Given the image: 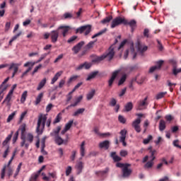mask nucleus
<instances>
[{"mask_svg":"<svg viewBox=\"0 0 181 181\" xmlns=\"http://www.w3.org/2000/svg\"><path fill=\"white\" fill-rule=\"evenodd\" d=\"M50 124H52V118H49L47 119L46 115L40 114L38 116L36 128L37 135H42L43 134V131L45 130V125H47V127L49 128L50 127Z\"/></svg>","mask_w":181,"mask_h":181,"instance_id":"f257e3e1","label":"nucleus"},{"mask_svg":"<svg viewBox=\"0 0 181 181\" xmlns=\"http://www.w3.org/2000/svg\"><path fill=\"white\" fill-rule=\"evenodd\" d=\"M118 43V40L115 39L114 44L110 47L107 51L105 52L102 56L97 57L95 59L93 60V62H103V60H107V62H111L114 59L115 55V45Z\"/></svg>","mask_w":181,"mask_h":181,"instance_id":"f03ea898","label":"nucleus"},{"mask_svg":"<svg viewBox=\"0 0 181 181\" xmlns=\"http://www.w3.org/2000/svg\"><path fill=\"white\" fill-rule=\"evenodd\" d=\"M69 30H70V26L61 25L57 30L51 31L50 37L52 43H56L57 42L60 33L62 34L64 37H66L67 33H69Z\"/></svg>","mask_w":181,"mask_h":181,"instance_id":"7ed1b4c3","label":"nucleus"},{"mask_svg":"<svg viewBox=\"0 0 181 181\" xmlns=\"http://www.w3.org/2000/svg\"><path fill=\"white\" fill-rule=\"evenodd\" d=\"M116 166L117 168H122L123 177H129V176H131V175L132 174V170L129 168V167H131V164L129 163H117L116 164Z\"/></svg>","mask_w":181,"mask_h":181,"instance_id":"20e7f679","label":"nucleus"},{"mask_svg":"<svg viewBox=\"0 0 181 181\" xmlns=\"http://www.w3.org/2000/svg\"><path fill=\"white\" fill-rule=\"evenodd\" d=\"M125 23H127V19L118 16L112 20L110 28L114 29V28H117V26H119V25H125Z\"/></svg>","mask_w":181,"mask_h":181,"instance_id":"39448f33","label":"nucleus"},{"mask_svg":"<svg viewBox=\"0 0 181 181\" xmlns=\"http://www.w3.org/2000/svg\"><path fill=\"white\" fill-rule=\"evenodd\" d=\"M131 54V56H132V59L134 60V59H136V52H135V47H134V44H132L130 46V49H127L124 55V60H127V59H128V54Z\"/></svg>","mask_w":181,"mask_h":181,"instance_id":"423d86ee","label":"nucleus"},{"mask_svg":"<svg viewBox=\"0 0 181 181\" xmlns=\"http://www.w3.org/2000/svg\"><path fill=\"white\" fill-rule=\"evenodd\" d=\"M146 107H148V97H146L144 100L138 102L136 110L142 111V110H146Z\"/></svg>","mask_w":181,"mask_h":181,"instance_id":"0eeeda50","label":"nucleus"},{"mask_svg":"<svg viewBox=\"0 0 181 181\" xmlns=\"http://www.w3.org/2000/svg\"><path fill=\"white\" fill-rule=\"evenodd\" d=\"M85 32V36H87L91 32V25H83L76 29V33H83Z\"/></svg>","mask_w":181,"mask_h":181,"instance_id":"6e6552de","label":"nucleus"},{"mask_svg":"<svg viewBox=\"0 0 181 181\" xmlns=\"http://www.w3.org/2000/svg\"><path fill=\"white\" fill-rule=\"evenodd\" d=\"M50 52L48 53H45L41 55V57L39 58V59L35 62H28L24 64V67H29V66H32V67L34 66L35 64H37V63H40V62H42V60H43L44 59H46V57H47V54H49Z\"/></svg>","mask_w":181,"mask_h":181,"instance_id":"1a4fd4ad","label":"nucleus"},{"mask_svg":"<svg viewBox=\"0 0 181 181\" xmlns=\"http://www.w3.org/2000/svg\"><path fill=\"white\" fill-rule=\"evenodd\" d=\"M155 153H156V151L153 150V151H151V161H148L145 165L144 168L146 169H151V168H152L153 166V160H155Z\"/></svg>","mask_w":181,"mask_h":181,"instance_id":"9d476101","label":"nucleus"},{"mask_svg":"<svg viewBox=\"0 0 181 181\" xmlns=\"http://www.w3.org/2000/svg\"><path fill=\"white\" fill-rule=\"evenodd\" d=\"M121 72V70H116L112 73V76L108 81V86L109 87H112V84H114V81H115V79L117 77H118V74Z\"/></svg>","mask_w":181,"mask_h":181,"instance_id":"9b49d317","label":"nucleus"},{"mask_svg":"<svg viewBox=\"0 0 181 181\" xmlns=\"http://www.w3.org/2000/svg\"><path fill=\"white\" fill-rule=\"evenodd\" d=\"M127 129H122L119 132V142L122 144L123 146H127V141H125V139H127Z\"/></svg>","mask_w":181,"mask_h":181,"instance_id":"f8f14e48","label":"nucleus"},{"mask_svg":"<svg viewBox=\"0 0 181 181\" xmlns=\"http://www.w3.org/2000/svg\"><path fill=\"white\" fill-rule=\"evenodd\" d=\"M84 41H81L78 42L76 45L74 46L71 49L72 52H74V54H77L81 50V47L84 46Z\"/></svg>","mask_w":181,"mask_h":181,"instance_id":"ddd939ff","label":"nucleus"},{"mask_svg":"<svg viewBox=\"0 0 181 181\" xmlns=\"http://www.w3.org/2000/svg\"><path fill=\"white\" fill-rule=\"evenodd\" d=\"M137 50L141 56H144V53L148 50V46L141 44L140 42H137Z\"/></svg>","mask_w":181,"mask_h":181,"instance_id":"4468645a","label":"nucleus"},{"mask_svg":"<svg viewBox=\"0 0 181 181\" xmlns=\"http://www.w3.org/2000/svg\"><path fill=\"white\" fill-rule=\"evenodd\" d=\"M19 66L21 64H15V63H11L8 67V70H12L13 69V72L12 74V78L15 77V75L18 73V70H19Z\"/></svg>","mask_w":181,"mask_h":181,"instance_id":"2eb2a0df","label":"nucleus"},{"mask_svg":"<svg viewBox=\"0 0 181 181\" xmlns=\"http://www.w3.org/2000/svg\"><path fill=\"white\" fill-rule=\"evenodd\" d=\"M12 160H13V157H11V159L9 160L8 165H5L1 170V179H5V173L6 172V168H10L11 164L12 163Z\"/></svg>","mask_w":181,"mask_h":181,"instance_id":"dca6fc26","label":"nucleus"},{"mask_svg":"<svg viewBox=\"0 0 181 181\" xmlns=\"http://www.w3.org/2000/svg\"><path fill=\"white\" fill-rule=\"evenodd\" d=\"M140 124L141 119L139 118L136 119L132 122L133 128H134L135 131H136L138 133L141 132V126H139Z\"/></svg>","mask_w":181,"mask_h":181,"instance_id":"f3484780","label":"nucleus"},{"mask_svg":"<svg viewBox=\"0 0 181 181\" xmlns=\"http://www.w3.org/2000/svg\"><path fill=\"white\" fill-rule=\"evenodd\" d=\"M91 64L88 62H85L83 64H80L76 68V70L80 71L83 70V69H85L86 70H88V69H90Z\"/></svg>","mask_w":181,"mask_h":181,"instance_id":"a211bd4d","label":"nucleus"},{"mask_svg":"<svg viewBox=\"0 0 181 181\" xmlns=\"http://www.w3.org/2000/svg\"><path fill=\"white\" fill-rule=\"evenodd\" d=\"M100 149H105L106 151L110 148V141L106 140L99 144Z\"/></svg>","mask_w":181,"mask_h":181,"instance_id":"6ab92c4d","label":"nucleus"},{"mask_svg":"<svg viewBox=\"0 0 181 181\" xmlns=\"http://www.w3.org/2000/svg\"><path fill=\"white\" fill-rule=\"evenodd\" d=\"M124 25H129L132 29V32H134L135 28H136V21L131 20L130 21H128V20H126V23H124Z\"/></svg>","mask_w":181,"mask_h":181,"instance_id":"aec40b11","label":"nucleus"},{"mask_svg":"<svg viewBox=\"0 0 181 181\" xmlns=\"http://www.w3.org/2000/svg\"><path fill=\"white\" fill-rule=\"evenodd\" d=\"M12 95H13V94H12V92H8L1 104H5L6 103L7 106L11 105L10 103L11 100H12Z\"/></svg>","mask_w":181,"mask_h":181,"instance_id":"412c9836","label":"nucleus"},{"mask_svg":"<svg viewBox=\"0 0 181 181\" xmlns=\"http://www.w3.org/2000/svg\"><path fill=\"white\" fill-rule=\"evenodd\" d=\"M8 81H9V77L6 78L0 85V91H2L3 93H4V91H6L8 86L5 84H6Z\"/></svg>","mask_w":181,"mask_h":181,"instance_id":"4be33fe9","label":"nucleus"},{"mask_svg":"<svg viewBox=\"0 0 181 181\" xmlns=\"http://www.w3.org/2000/svg\"><path fill=\"white\" fill-rule=\"evenodd\" d=\"M110 158L113 159L114 162H120V160H122V158L121 157L118 156L117 155V152L113 151L110 153Z\"/></svg>","mask_w":181,"mask_h":181,"instance_id":"5701e85b","label":"nucleus"},{"mask_svg":"<svg viewBox=\"0 0 181 181\" xmlns=\"http://www.w3.org/2000/svg\"><path fill=\"white\" fill-rule=\"evenodd\" d=\"M83 168H84V163L83 162L80 161L76 164V168L77 169L78 175H80L83 172Z\"/></svg>","mask_w":181,"mask_h":181,"instance_id":"b1692460","label":"nucleus"},{"mask_svg":"<svg viewBox=\"0 0 181 181\" xmlns=\"http://www.w3.org/2000/svg\"><path fill=\"white\" fill-rule=\"evenodd\" d=\"M44 95H45L44 93H40L38 94L35 101V105H39V104H40V103L42 102V100L43 99Z\"/></svg>","mask_w":181,"mask_h":181,"instance_id":"393cba45","label":"nucleus"},{"mask_svg":"<svg viewBox=\"0 0 181 181\" xmlns=\"http://www.w3.org/2000/svg\"><path fill=\"white\" fill-rule=\"evenodd\" d=\"M47 81V79H46V78H44L42 81H40V82L39 83L37 87V90L40 91V90H42V88H43V87L46 86Z\"/></svg>","mask_w":181,"mask_h":181,"instance_id":"a878e982","label":"nucleus"},{"mask_svg":"<svg viewBox=\"0 0 181 181\" xmlns=\"http://www.w3.org/2000/svg\"><path fill=\"white\" fill-rule=\"evenodd\" d=\"M159 131H160L161 132L165 131V129H166V122H165V120L163 119H160V122H159Z\"/></svg>","mask_w":181,"mask_h":181,"instance_id":"bb28decb","label":"nucleus"},{"mask_svg":"<svg viewBox=\"0 0 181 181\" xmlns=\"http://www.w3.org/2000/svg\"><path fill=\"white\" fill-rule=\"evenodd\" d=\"M86 141H83L81 144V147H80V153H81V156L83 158L86 155Z\"/></svg>","mask_w":181,"mask_h":181,"instance_id":"cd10ccee","label":"nucleus"},{"mask_svg":"<svg viewBox=\"0 0 181 181\" xmlns=\"http://www.w3.org/2000/svg\"><path fill=\"white\" fill-rule=\"evenodd\" d=\"M62 127L58 126L57 129H54L52 132L50 133V136H59V133L60 132Z\"/></svg>","mask_w":181,"mask_h":181,"instance_id":"c85d7f7f","label":"nucleus"},{"mask_svg":"<svg viewBox=\"0 0 181 181\" xmlns=\"http://www.w3.org/2000/svg\"><path fill=\"white\" fill-rule=\"evenodd\" d=\"M62 74H63V71H60L57 72L54 75L53 78L52 79L51 84H54V82H56V81H57V80H59V77H60V76H62Z\"/></svg>","mask_w":181,"mask_h":181,"instance_id":"c756f323","label":"nucleus"},{"mask_svg":"<svg viewBox=\"0 0 181 181\" xmlns=\"http://www.w3.org/2000/svg\"><path fill=\"white\" fill-rule=\"evenodd\" d=\"M98 74V71H95L93 72H91L86 78L87 81H90V80H93V78H95L97 77V75Z\"/></svg>","mask_w":181,"mask_h":181,"instance_id":"7c9ffc66","label":"nucleus"},{"mask_svg":"<svg viewBox=\"0 0 181 181\" xmlns=\"http://www.w3.org/2000/svg\"><path fill=\"white\" fill-rule=\"evenodd\" d=\"M95 95V89H92L91 91H90L87 95H86V98L88 101H90V100H93V98Z\"/></svg>","mask_w":181,"mask_h":181,"instance_id":"2f4dec72","label":"nucleus"},{"mask_svg":"<svg viewBox=\"0 0 181 181\" xmlns=\"http://www.w3.org/2000/svg\"><path fill=\"white\" fill-rule=\"evenodd\" d=\"M22 35V31H19L18 33H17L16 35H14L9 41L8 45L12 46V42H15L18 37H19Z\"/></svg>","mask_w":181,"mask_h":181,"instance_id":"473e14b6","label":"nucleus"},{"mask_svg":"<svg viewBox=\"0 0 181 181\" xmlns=\"http://www.w3.org/2000/svg\"><path fill=\"white\" fill-rule=\"evenodd\" d=\"M132 108H134V105L132 103V102L127 103L124 106V110L127 112H129V111H132Z\"/></svg>","mask_w":181,"mask_h":181,"instance_id":"72a5a7b5","label":"nucleus"},{"mask_svg":"<svg viewBox=\"0 0 181 181\" xmlns=\"http://www.w3.org/2000/svg\"><path fill=\"white\" fill-rule=\"evenodd\" d=\"M112 21V16H108L105 17L103 20L100 21V23H103V25H105L107 23H110Z\"/></svg>","mask_w":181,"mask_h":181,"instance_id":"f704fd0d","label":"nucleus"},{"mask_svg":"<svg viewBox=\"0 0 181 181\" xmlns=\"http://www.w3.org/2000/svg\"><path fill=\"white\" fill-rule=\"evenodd\" d=\"M54 138H55L54 141L57 145H59V146L63 145L64 140H63V139H62L60 136H56Z\"/></svg>","mask_w":181,"mask_h":181,"instance_id":"c9c22d12","label":"nucleus"},{"mask_svg":"<svg viewBox=\"0 0 181 181\" xmlns=\"http://www.w3.org/2000/svg\"><path fill=\"white\" fill-rule=\"evenodd\" d=\"M47 139V136H45L41 139V148H42V152H43L45 148H46V139Z\"/></svg>","mask_w":181,"mask_h":181,"instance_id":"e433bc0d","label":"nucleus"},{"mask_svg":"<svg viewBox=\"0 0 181 181\" xmlns=\"http://www.w3.org/2000/svg\"><path fill=\"white\" fill-rule=\"evenodd\" d=\"M168 63H170V64H172L173 69H175L176 67H177V60H176L175 59H170L168 61Z\"/></svg>","mask_w":181,"mask_h":181,"instance_id":"4c0bfd02","label":"nucleus"},{"mask_svg":"<svg viewBox=\"0 0 181 181\" xmlns=\"http://www.w3.org/2000/svg\"><path fill=\"white\" fill-rule=\"evenodd\" d=\"M20 130L21 131V136H25V134L26 132V124H23L21 127H20Z\"/></svg>","mask_w":181,"mask_h":181,"instance_id":"58836bf2","label":"nucleus"},{"mask_svg":"<svg viewBox=\"0 0 181 181\" xmlns=\"http://www.w3.org/2000/svg\"><path fill=\"white\" fill-rule=\"evenodd\" d=\"M172 73L173 76H175V77H177L179 73H181V68L180 69H177V67L173 68Z\"/></svg>","mask_w":181,"mask_h":181,"instance_id":"ea45409f","label":"nucleus"},{"mask_svg":"<svg viewBox=\"0 0 181 181\" xmlns=\"http://www.w3.org/2000/svg\"><path fill=\"white\" fill-rule=\"evenodd\" d=\"M95 43V41H90L87 45L84 47V49H86V50H90V49H93V47H94Z\"/></svg>","mask_w":181,"mask_h":181,"instance_id":"a19ab883","label":"nucleus"},{"mask_svg":"<svg viewBox=\"0 0 181 181\" xmlns=\"http://www.w3.org/2000/svg\"><path fill=\"white\" fill-rule=\"evenodd\" d=\"M107 32V28H105L104 30H102L99 33L95 34L93 37L92 39H95V37H98V36H101V35H104Z\"/></svg>","mask_w":181,"mask_h":181,"instance_id":"79ce46f5","label":"nucleus"},{"mask_svg":"<svg viewBox=\"0 0 181 181\" xmlns=\"http://www.w3.org/2000/svg\"><path fill=\"white\" fill-rule=\"evenodd\" d=\"M26 97H28V91H24L21 95V103L23 104L26 101Z\"/></svg>","mask_w":181,"mask_h":181,"instance_id":"37998d69","label":"nucleus"},{"mask_svg":"<svg viewBox=\"0 0 181 181\" xmlns=\"http://www.w3.org/2000/svg\"><path fill=\"white\" fill-rule=\"evenodd\" d=\"M15 115H16V111H14L13 112L8 115L6 119V122H11V121H12V119L15 118Z\"/></svg>","mask_w":181,"mask_h":181,"instance_id":"c03bdc74","label":"nucleus"},{"mask_svg":"<svg viewBox=\"0 0 181 181\" xmlns=\"http://www.w3.org/2000/svg\"><path fill=\"white\" fill-rule=\"evenodd\" d=\"M152 139H153V137L152 136V135H148L147 139H144L143 144H144V145H148V144H149V142H151Z\"/></svg>","mask_w":181,"mask_h":181,"instance_id":"a18cd8bd","label":"nucleus"},{"mask_svg":"<svg viewBox=\"0 0 181 181\" xmlns=\"http://www.w3.org/2000/svg\"><path fill=\"white\" fill-rule=\"evenodd\" d=\"M86 111V109L84 108H80L78 109L74 113V117H77V115H80V114H83Z\"/></svg>","mask_w":181,"mask_h":181,"instance_id":"49530a36","label":"nucleus"},{"mask_svg":"<svg viewBox=\"0 0 181 181\" xmlns=\"http://www.w3.org/2000/svg\"><path fill=\"white\" fill-rule=\"evenodd\" d=\"M166 94V92H160L156 95V100H160V98H163Z\"/></svg>","mask_w":181,"mask_h":181,"instance_id":"de8ad7c7","label":"nucleus"},{"mask_svg":"<svg viewBox=\"0 0 181 181\" xmlns=\"http://www.w3.org/2000/svg\"><path fill=\"white\" fill-rule=\"evenodd\" d=\"M127 80V75H123L118 82V86H122Z\"/></svg>","mask_w":181,"mask_h":181,"instance_id":"09e8293b","label":"nucleus"},{"mask_svg":"<svg viewBox=\"0 0 181 181\" xmlns=\"http://www.w3.org/2000/svg\"><path fill=\"white\" fill-rule=\"evenodd\" d=\"M143 35L144 37H146L147 39L151 37V35H149V29L145 28L144 30Z\"/></svg>","mask_w":181,"mask_h":181,"instance_id":"8fccbe9b","label":"nucleus"},{"mask_svg":"<svg viewBox=\"0 0 181 181\" xmlns=\"http://www.w3.org/2000/svg\"><path fill=\"white\" fill-rule=\"evenodd\" d=\"M73 120H70L68 123L66 124L65 125V128L66 129V130L69 131V129H70L71 128V125H73Z\"/></svg>","mask_w":181,"mask_h":181,"instance_id":"3c124183","label":"nucleus"},{"mask_svg":"<svg viewBox=\"0 0 181 181\" xmlns=\"http://www.w3.org/2000/svg\"><path fill=\"white\" fill-rule=\"evenodd\" d=\"M118 120L121 124H125V122H127V119L122 115H119Z\"/></svg>","mask_w":181,"mask_h":181,"instance_id":"603ef678","label":"nucleus"},{"mask_svg":"<svg viewBox=\"0 0 181 181\" xmlns=\"http://www.w3.org/2000/svg\"><path fill=\"white\" fill-rule=\"evenodd\" d=\"M127 40H123L119 45V46L118 47L117 50H121L122 47H124L125 45H127Z\"/></svg>","mask_w":181,"mask_h":181,"instance_id":"864d4df0","label":"nucleus"},{"mask_svg":"<svg viewBox=\"0 0 181 181\" xmlns=\"http://www.w3.org/2000/svg\"><path fill=\"white\" fill-rule=\"evenodd\" d=\"M163 63H164L163 60H160V61L157 62V63H156L157 65H156V66H157L158 70H160Z\"/></svg>","mask_w":181,"mask_h":181,"instance_id":"5fc2aeb1","label":"nucleus"},{"mask_svg":"<svg viewBox=\"0 0 181 181\" xmlns=\"http://www.w3.org/2000/svg\"><path fill=\"white\" fill-rule=\"evenodd\" d=\"M18 136H19V131H17L13 138V144H15L18 141Z\"/></svg>","mask_w":181,"mask_h":181,"instance_id":"6e6d98bb","label":"nucleus"},{"mask_svg":"<svg viewBox=\"0 0 181 181\" xmlns=\"http://www.w3.org/2000/svg\"><path fill=\"white\" fill-rule=\"evenodd\" d=\"M64 19H71L73 18V15L70 13H65L64 14Z\"/></svg>","mask_w":181,"mask_h":181,"instance_id":"4d7b16f0","label":"nucleus"},{"mask_svg":"<svg viewBox=\"0 0 181 181\" xmlns=\"http://www.w3.org/2000/svg\"><path fill=\"white\" fill-rule=\"evenodd\" d=\"M62 119V117H60V113L58 114L55 118V119L54 120L53 122V124H57L59 123V122Z\"/></svg>","mask_w":181,"mask_h":181,"instance_id":"13d9d810","label":"nucleus"},{"mask_svg":"<svg viewBox=\"0 0 181 181\" xmlns=\"http://www.w3.org/2000/svg\"><path fill=\"white\" fill-rule=\"evenodd\" d=\"M40 69H42V64H39L37 66H36V67L34 69V70H33V73H32V75L34 76L35 73H37V71H38V70H39Z\"/></svg>","mask_w":181,"mask_h":181,"instance_id":"bf43d9fd","label":"nucleus"},{"mask_svg":"<svg viewBox=\"0 0 181 181\" xmlns=\"http://www.w3.org/2000/svg\"><path fill=\"white\" fill-rule=\"evenodd\" d=\"M71 166H68L66 170V176H70V173H71Z\"/></svg>","mask_w":181,"mask_h":181,"instance_id":"052dcab7","label":"nucleus"},{"mask_svg":"<svg viewBox=\"0 0 181 181\" xmlns=\"http://www.w3.org/2000/svg\"><path fill=\"white\" fill-rule=\"evenodd\" d=\"M38 175L35 174H33L30 178L29 181H37V180Z\"/></svg>","mask_w":181,"mask_h":181,"instance_id":"680f3d73","label":"nucleus"},{"mask_svg":"<svg viewBox=\"0 0 181 181\" xmlns=\"http://www.w3.org/2000/svg\"><path fill=\"white\" fill-rule=\"evenodd\" d=\"M77 39V36L74 35L72 37H71L68 40H67V43H73V42H74V40H76Z\"/></svg>","mask_w":181,"mask_h":181,"instance_id":"e2e57ef3","label":"nucleus"},{"mask_svg":"<svg viewBox=\"0 0 181 181\" xmlns=\"http://www.w3.org/2000/svg\"><path fill=\"white\" fill-rule=\"evenodd\" d=\"M157 43L158 45V50H160V52H162V50H163V45H162L160 41H159V40H157Z\"/></svg>","mask_w":181,"mask_h":181,"instance_id":"0e129e2a","label":"nucleus"},{"mask_svg":"<svg viewBox=\"0 0 181 181\" xmlns=\"http://www.w3.org/2000/svg\"><path fill=\"white\" fill-rule=\"evenodd\" d=\"M27 139L29 141V142H30V144H32V142H33V135L32 134H28L27 136Z\"/></svg>","mask_w":181,"mask_h":181,"instance_id":"69168bd1","label":"nucleus"},{"mask_svg":"<svg viewBox=\"0 0 181 181\" xmlns=\"http://www.w3.org/2000/svg\"><path fill=\"white\" fill-rule=\"evenodd\" d=\"M63 54H59L56 59L54 61V63H58V62H60V60H62V59H63Z\"/></svg>","mask_w":181,"mask_h":181,"instance_id":"338daca9","label":"nucleus"},{"mask_svg":"<svg viewBox=\"0 0 181 181\" xmlns=\"http://www.w3.org/2000/svg\"><path fill=\"white\" fill-rule=\"evenodd\" d=\"M165 119H166V121L170 122V121H173V117L170 115H168L165 117Z\"/></svg>","mask_w":181,"mask_h":181,"instance_id":"774afa93","label":"nucleus"}]
</instances>
